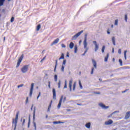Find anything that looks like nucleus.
<instances>
[{
  "label": "nucleus",
  "mask_w": 130,
  "mask_h": 130,
  "mask_svg": "<svg viewBox=\"0 0 130 130\" xmlns=\"http://www.w3.org/2000/svg\"><path fill=\"white\" fill-rule=\"evenodd\" d=\"M58 88H60V81H59L58 83Z\"/></svg>",
  "instance_id": "nucleus-42"
},
{
  "label": "nucleus",
  "mask_w": 130,
  "mask_h": 130,
  "mask_svg": "<svg viewBox=\"0 0 130 130\" xmlns=\"http://www.w3.org/2000/svg\"><path fill=\"white\" fill-rule=\"evenodd\" d=\"M66 63H67V60L64 59L63 60L62 66H66Z\"/></svg>",
  "instance_id": "nucleus-31"
},
{
  "label": "nucleus",
  "mask_w": 130,
  "mask_h": 130,
  "mask_svg": "<svg viewBox=\"0 0 130 130\" xmlns=\"http://www.w3.org/2000/svg\"><path fill=\"white\" fill-rule=\"evenodd\" d=\"M53 123H54V124H57L58 123H62V122L59 121H54V122H53Z\"/></svg>",
  "instance_id": "nucleus-27"
},
{
  "label": "nucleus",
  "mask_w": 130,
  "mask_h": 130,
  "mask_svg": "<svg viewBox=\"0 0 130 130\" xmlns=\"http://www.w3.org/2000/svg\"><path fill=\"white\" fill-rule=\"evenodd\" d=\"M67 111H71V110H67Z\"/></svg>",
  "instance_id": "nucleus-63"
},
{
  "label": "nucleus",
  "mask_w": 130,
  "mask_h": 130,
  "mask_svg": "<svg viewBox=\"0 0 130 130\" xmlns=\"http://www.w3.org/2000/svg\"><path fill=\"white\" fill-rule=\"evenodd\" d=\"M74 49H75V53H77V51H78V47L77 46H75V47H74Z\"/></svg>",
  "instance_id": "nucleus-29"
},
{
  "label": "nucleus",
  "mask_w": 130,
  "mask_h": 130,
  "mask_svg": "<svg viewBox=\"0 0 130 130\" xmlns=\"http://www.w3.org/2000/svg\"><path fill=\"white\" fill-rule=\"evenodd\" d=\"M125 22H127V15H125Z\"/></svg>",
  "instance_id": "nucleus-38"
},
{
  "label": "nucleus",
  "mask_w": 130,
  "mask_h": 130,
  "mask_svg": "<svg viewBox=\"0 0 130 130\" xmlns=\"http://www.w3.org/2000/svg\"><path fill=\"white\" fill-rule=\"evenodd\" d=\"M59 41V39L57 38L56 40H55L51 44V46H53V45H54V44H56L58 43Z\"/></svg>",
  "instance_id": "nucleus-12"
},
{
  "label": "nucleus",
  "mask_w": 130,
  "mask_h": 130,
  "mask_svg": "<svg viewBox=\"0 0 130 130\" xmlns=\"http://www.w3.org/2000/svg\"><path fill=\"white\" fill-rule=\"evenodd\" d=\"M96 94H100V92H96Z\"/></svg>",
  "instance_id": "nucleus-61"
},
{
  "label": "nucleus",
  "mask_w": 130,
  "mask_h": 130,
  "mask_svg": "<svg viewBox=\"0 0 130 130\" xmlns=\"http://www.w3.org/2000/svg\"><path fill=\"white\" fill-rule=\"evenodd\" d=\"M29 69V65H25L22 67L21 69V71L22 73L25 74V73H27L28 72V69Z\"/></svg>",
  "instance_id": "nucleus-5"
},
{
  "label": "nucleus",
  "mask_w": 130,
  "mask_h": 130,
  "mask_svg": "<svg viewBox=\"0 0 130 130\" xmlns=\"http://www.w3.org/2000/svg\"><path fill=\"white\" fill-rule=\"evenodd\" d=\"M63 99V95H62L59 101V103L57 106L58 108H60V106H61V102H62V100Z\"/></svg>",
  "instance_id": "nucleus-9"
},
{
  "label": "nucleus",
  "mask_w": 130,
  "mask_h": 130,
  "mask_svg": "<svg viewBox=\"0 0 130 130\" xmlns=\"http://www.w3.org/2000/svg\"><path fill=\"white\" fill-rule=\"evenodd\" d=\"M52 92H53V99H56V92L55 91V89L53 88L52 89Z\"/></svg>",
  "instance_id": "nucleus-11"
},
{
  "label": "nucleus",
  "mask_w": 130,
  "mask_h": 130,
  "mask_svg": "<svg viewBox=\"0 0 130 130\" xmlns=\"http://www.w3.org/2000/svg\"><path fill=\"white\" fill-rule=\"evenodd\" d=\"M118 24V20L116 19L115 20V25L116 26H117Z\"/></svg>",
  "instance_id": "nucleus-34"
},
{
  "label": "nucleus",
  "mask_w": 130,
  "mask_h": 130,
  "mask_svg": "<svg viewBox=\"0 0 130 130\" xmlns=\"http://www.w3.org/2000/svg\"><path fill=\"white\" fill-rule=\"evenodd\" d=\"M3 12H5V9H3Z\"/></svg>",
  "instance_id": "nucleus-64"
},
{
  "label": "nucleus",
  "mask_w": 130,
  "mask_h": 130,
  "mask_svg": "<svg viewBox=\"0 0 130 130\" xmlns=\"http://www.w3.org/2000/svg\"><path fill=\"white\" fill-rule=\"evenodd\" d=\"M83 32H84V30H81L79 31V32L76 34L75 35H74L73 37H72L71 40H77V39H78V37H79L81 35V34H82V33H83Z\"/></svg>",
  "instance_id": "nucleus-3"
},
{
  "label": "nucleus",
  "mask_w": 130,
  "mask_h": 130,
  "mask_svg": "<svg viewBox=\"0 0 130 130\" xmlns=\"http://www.w3.org/2000/svg\"><path fill=\"white\" fill-rule=\"evenodd\" d=\"M29 102V98L28 97H27L26 98V101H25V103H28Z\"/></svg>",
  "instance_id": "nucleus-40"
},
{
  "label": "nucleus",
  "mask_w": 130,
  "mask_h": 130,
  "mask_svg": "<svg viewBox=\"0 0 130 130\" xmlns=\"http://www.w3.org/2000/svg\"><path fill=\"white\" fill-rule=\"evenodd\" d=\"M73 84V79L69 81V88L70 91H72V85Z\"/></svg>",
  "instance_id": "nucleus-14"
},
{
  "label": "nucleus",
  "mask_w": 130,
  "mask_h": 130,
  "mask_svg": "<svg viewBox=\"0 0 130 130\" xmlns=\"http://www.w3.org/2000/svg\"><path fill=\"white\" fill-rule=\"evenodd\" d=\"M79 84L81 89L83 88V86H82V83H81V80H79Z\"/></svg>",
  "instance_id": "nucleus-28"
},
{
  "label": "nucleus",
  "mask_w": 130,
  "mask_h": 130,
  "mask_svg": "<svg viewBox=\"0 0 130 130\" xmlns=\"http://www.w3.org/2000/svg\"><path fill=\"white\" fill-rule=\"evenodd\" d=\"M52 105V101H51L50 103L49 104L48 108V112L50 111V109L51 108V105Z\"/></svg>",
  "instance_id": "nucleus-16"
},
{
  "label": "nucleus",
  "mask_w": 130,
  "mask_h": 130,
  "mask_svg": "<svg viewBox=\"0 0 130 130\" xmlns=\"http://www.w3.org/2000/svg\"><path fill=\"white\" fill-rule=\"evenodd\" d=\"M48 87L49 88H50V82H49Z\"/></svg>",
  "instance_id": "nucleus-53"
},
{
  "label": "nucleus",
  "mask_w": 130,
  "mask_h": 130,
  "mask_svg": "<svg viewBox=\"0 0 130 130\" xmlns=\"http://www.w3.org/2000/svg\"><path fill=\"white\" fill-rule=\"evenodd\" d=\"M5 1L6 0H0V7L4 5V3H5Z\"/></svg>",
  "instance_id": "nucleus-22"
},
{
  "label": "nucleus",
  "mask_w": 130,
  "mask_h": 130,
  "mask_svg": "<svg viewBox=\"0 0 130 130\" xmlns=\"http://www.w3.org/2000/svg\"><path fill=\"white\" fill-rule=\"evenodd\" d=\"M54 81H55V82L57 81V75H54Z\"/></svg>",
  "instance_id": "nucleus-32"
},
{
  "label": "nucleus",
  "mask_w": 130,
  "mask_h": 130,
  "mask_svg": "<svg viewBox=\"0 0 130 130\" xmlns=\"http://www.w3.org/2000/svg\"><path fill=\"white\" fill-rule=\"evenodd\" d=\"M118 54H120L121 53V49H119L118 51Z\"/></svg>",
  "instance_id": "nucleus-43"
},
{
  "label": "nucleus",
  "mask_w": 130,
  "mask_h": 130,
  "mask_svg": "<svg viewBox=\"0 0 130 130\" xmlns=\"http://www.w3.org/2000/svg\"><path fill=\"white\" fill-rule=\"evenodd\" d=\"M31 110H33V105H32V106H31Z\"/></svg>",
  "instance_id": "nucleus-57"
},
{
  "label": "nucleus",
  "mask_w": 130,
  "mask_h": 130,
  "mask_svg": "<svg viewBox=\"0 0 130 130\" xmlns=\"http://www.w3.org/2000/svg\"><path fill=\"white\" fill-rule=\"evenodd\" d=\"M61 47H62V48H65L66 45L63 44H61Z\"/></svg>",
  "instance_id": "nucleus-45"
},
{
  "label": "nucleus",
  "mask_w": 130,
  "mask_h": 130,
  "mask_svg": "<svg viewBox=\"0 0 130 130\" xmlns=\"http://www.w3.org/2000/svg\"><path fill=\"white\" fill-rule=\"evenodd\" d=\"M64 67H65L64 65H62V67H61V71L62 72H64Z\"/></svg>",
  "instance_id": "nucleus-30"
},
{
  "label": "nucleus",
  "mask_w": 130,
  "mask_h": 130,
  "mask_svg": "<svg viewBox=\"0 0 130 130\" xmlns=\"http://www.w3.org/2000/svg\"><path fill=\"white\" fill-rule=\"evenodd\" d=\"M70 54L69 53V52H67V57H70Z\"/></svg>",
  "instance_id": "nucleus-48"
},
{
  "label": "nucleus",
  "mask_w": 130,
  "mask_h": 130,
  "mask_svg": "<svg viewBox=\"0 0 130 130\" xmlns=\"http://www.w3.org/2000/svg\"><path fill=\"white\" fill-rule=\"evenodd\" d=\"M34 89V83H31V87L29 92V96L32 97V94H33V89Z\"/></svg>",
  "instance_id": "nucleus-6"
},
{
  "label": "nucleus",
  "mask_w": 130,
  "mask_h": 130,
  "mask_svg": "<svg viewBox=\"0 0 130 130\" xmlns=\"http://www.w3.org/2000/svg\"><path fill=\"white\" fill-rule=\"evenodd\" d=\"M112 41L113 45L115 46L116 45V44H115V38L114 37H113L112 38Z\"/></svg>",
  "instance_id": "nucleus-20"
},
{
  "label": "nucleus",
  "mask_w": 130,
  "mask_h": 130,
  "mask_svg": "<svg viewBox=\"0 0 130 130\" xmlns=\"http://www.w3.org/2000/svg\"><path fill=\"white\" fill-rule=\"evenodd\" d=\"M114 60H115V59H114V58H113V61H114Z\"/></svg>",
  "instance_id": "nucleus-62"
},
{
  "label": "nucleus",
  "mask_w": 130,
  "mask_h": 130,
  "mask_svg": "<svg viewBox=\"0 0 130 130\" xmlns=\"http://www.w3.org/2000/svg\"><path fill=\"white\" fill-rule=\"evenodd\" d=\"M112 52H113V53L114 52V48H113Z\"/></svg>",
  "instance_id": "nucleus-58"
},
{
  "label": "nucleus",
  "mask_w": 130,
  "mask_h": 130,
  "mask_svg": "<svg viewBox=\"0 0 130 130\" xmlns=\"http://www.w3.org/2000/svg\"><path fill=\"white\" fill-rule=\"evenodd\" d=\"M82 43V40L79 41V44H81Z\"/></svg>",
  "instance_id": "nucleus-56"
},
{
  "label": "nucleus",
  "mask_w": 130,
  "mask_h": 130,
  "mask_svg": "<svg viewBox=\"0 0 130 130\" xmlns=\"http://www.w3.org/2000/svg\"><path fill=\"white\" fill-rule=\"evenodd\" d=\"M126 91H128V89H126L124 91H122V93H125Z\"/></svg>",
  "instance_id": "nucleus-47"
},
{
  "label": "nucleus",
  "mask_w": 130,
  "mask_h": 130,
  "mask_svg": "<svg viewBox=\"0 0 130 130\" xmlns=\"http://www.w3.org/2000/svg\"><path fill=\"white\" fill-rule=\"evenodd\" d=\"M4 41L6 40V37H4Z\"/></svg>",
  "instance_id": "nucleus-60"
},
{
  "label": "nucleus",
  "mask_w": 130,
  "mask_h": 130,
  "mask_svg": "<svg viewBox=\"0 0 130 130\" xmlns=\"http://www.w3.org/2000/svg\"><path fill=\"white\" fill-rule=\"evenodd\" d=\"M64 59V54L63 53H61V56L59 58V60H60V59Z\"/></svg>",
  "instance_id": "nucleus-19"
},
{
  "label": "nucleus",
  "mask_w": 130,
  "mask_h": 130,
  "mask_svg": "<svg viewBox=\"0 0 130 130\" xmlns=\"http://www.w3.org/2000/svg\"><path fill=\"white\" fill-rule=\"evenodd\" d=\"M77 85V82H75L73 84V90L75 91L76 89V85Z\"/></svg>",
  "instance_id": "nucleus-26"
},
{
  "label": "nucleus",
  "mask_w": 130,
  "mask_h": 130,
  "mask_svg": "<svg viewBox=\"0 0 130 130\" xmlns=\"http://www.w3.org/2000/svg\"><path fill=\"white\" fill-rule=\"evenodd\" d=\"M126 52H127V51H124V57L125 60H126Z\"/></svg>",
  "instance_id": "nucleus-25"
},
{
  "label": "nucleus",
  "mask_w": 130,
  "mask_h": 130,
  "mask_svg": "<svg viewBox=\"0 0 130 130\" xmlns=\"http://www.w3.org/2000/svg\"><path fill=\"white\" fill-rule=\"evenodd\" d=\"M90 74L91 75H93V74H94V68H92Z\"/></svg>",
  "instance_id": "nucleus-36"
},
{
  "label": "nucleus",
  "mask_w": 130,
  "mask_h": 130,
  "mask_svg": "<svg viewBox=\"0 0 130 130\" xmlns=\"http://www.w3.org/2000/svg\"><path fill=\"white\" fill-rule=\"evenodd\" d=\"M41 28V25L39 24L38 25V26H37V31H39V30H40V28Z\"/></svg>",
  "instance_id": "nucleus-24"
},
{
  "label": "nucleus",
  "mask_w": 130,
  "mask_h": 130,
  "mask_svg": "<svg viewBox=\"0 0 130 130\" xmlns=\"http://www.w3.org/2000/svg\"><path fill=\"white\" fill-rule=\"evenodd\" d=\"M41 95V92H39V95H38V96H37V99H38V98H39V97H40V95Z\"/></svg>",
  "instance_id": "nucleus-44"
},
{
  "label": "nucleus",
  "mask_w": 130,
  "mask_h": 130,
  "mask_svg": "<svg viewBox=\"0 0 130 130\" xmlns=\"http://www.w3.org/2000/svg\"><path fill=\"white\" fill-rule=\"evenodd\" d=\"M18 118H19V112H17L15 118L13 119V121H12V127L14 126V130H16V128H17V123H18Z\"/></svg>",
  "instance_id": "nucleus-1"
},
{
  "label": "nucleus",
  "mask_w": 130,
  "mask_h": 130,
  "mask_svg": "<svg viewBox=\"0 0 130 130\" xmlns=\"http://www.w3.org/2000/svg\"><path fill=\"white\" fill-rule=\"evenodd\" d=\"M29 125H30V118H29V121H28V127H29Z\"/></svg>",
  "instance_id": "nucleus-51"
},
{
  "label": "nucleus",
  "mask_w": 130,
  "mask_h": 130,
  "mask_svg": "<svg viewBox=\"0 0 130 130\" xmlns=\"http://www.w3.org/2000/svg\"><path fill=\"white\" fill-rule=\"evenodd\" d=\"M25 119H24L23 120V124H24V123H25Z\"/></svg>",
  "instance_id": "nucleus-55"
},
{
  "label": "nucleus",
  "mask_w": 130,
  "mask_h": 130,
  "mask_svg": "<svg viewBox=\"0 0 130 130\" xmlns=\"http://www.w3.org/2000/svg\"><path fill=\"white\" fill-rule=\"evenodd\" d=\"M112 114H113V113H112V114H111L108 116V117H110L112 116Z\"/></svg>",
  "instance_id": "nucleus-54"
},
{
  "label": "nucleus",
  "mask_w": 130,
  "mask_h": 130,
  "mask_svg": "<svg viewBox=\"0 0 130 130\" xmlns=\"http://www.w3.org/2000/svg\"><path fill=\"white\" fill-rule=\"evenodd\" d=\"M35 129L36 130V123H34Z\"/></svg>",
  "instance_id": "nucleus-52"
},
{
  "label": "nucleus",
  "mask_w": 130,
  "mask_h": 130,
  "mask_svg": "<svg viewBox=\"0 0 130 130\" xmlns=\"http://www.w3.org/2000/svg\"><path fill=\"white\" fill-rule=\"evenodd\" d=\"M130 117V111H128L126 113L124 119H128Z\"/></svg>",
  "instance_id": "nucleus-13"
},
{
  "label": "nucleus",
  "mask_w": 130,
  "mask_h": 130,
  "mask_svg": "<svg viewBox=\"0 0 130 130\" xmlns=\"http://www.w3.org/2000/svg\"><path fill=\"white\" fill-rule=\"evenodd\" d=\"M107 33H108V34H110V29H108Z\"/></svg>",
  "instance_id": "nucleus-50"
},
{
  "label": "nucleus",
  "mask_w": 130,
  "mask_h": 130,
  "mask_svg": "<svg viewBox=\"0 0 130 130\" xmlns=\"http://www.w3.org/2000/svg\"><path fill=\"white\" fill-rule=\"evenodd\" d=\"M15 20V17H12L10 20V22L11 23H13V22H14V21Z\"/></svg>",
  "instance_id": "nucleus-33"
},
{
  "label": "nucleus",
  "mask_w": 130,
  "mask_h": 130,
  "mask_svg": "<svg viewBox=\"0 0 130 130\" xmlns=\"http://www.w3.org/2000/svg\"><path fill=\"white\" fill-rule=\"evenodd\" d=\"M46 58V56L44 57L41 60V62H42V61L44 60V59H45Z\"/></svg>",
  "instance_id": "nucleus-46"
},
{
  "label": "nucleus",
  "mask_w": 130,
  "mask_h": 130,
  "mask_svg": "<svg viewBox=\"0 0 130 130\" xmlns=\"http://www.w3.org/2000/svg\"><path fill=\"white\" fill-rule=\"evenodd\" d=\"M87 34H86L84 35V42H83L84 47L86 50L84 51V53L83 54V55H85L86 54V53H87V52H88V49H89V48H88L87 47Z\"/></svg>",
  "instance_id": "nucleus-2"
},
{
  "label": "nucleus",
  "mask_w": 130,
  "mask_h": 130,
  "mask_svg": "<svg viewBox=\"0 0 130 130\" xmlns=\"http://www.w3.org/2000/svg\"><path fill=\"white\" fill-rule=\"evenodd\" d=\"M104 50H105V46H103L102 48V52H104Z\"/></svg>",
  "instance_id": "nucleus-35"
},
{
  "label": "nucleus",
  "mask_w": 130,
  "mask_h": 130,
  "mask_svg": "<svg viewBox=\"0 0 130 130\" xmlns=\"http://www.w3.org/2000/svg\"><path fill=\"white\" fill-rule=\"evenodd\" d=\"M56 67H57V60H55V65L54 69V72H55L56 71Z\"/></svg>",
  "instance_id": "nucleus-23"
},
{
  "label": "nucleus",
  "mask_w": 130,
  "mask_h": 130,
  "mask_svg": "<svg viewBox=\"0 0 130 130\" xmlns=\"http://www.w3.org/2000/svg\"><path fill=\"white\" fill-rule=\"evenodd\" d=\"M85 126L86 127H87V128H90V127H91V123L90 122L87 123L85 124Z\"/></svg>",
  "instance_id": "nucleus-18"
},
{
  "label": "nucleus",
  "mask_w": 130,
  "mask_h": 130,
  "mask_svg": "<svg viewBox=\"0 0 130 130\" xmlns=\"http://www.w3.org/2000/svg\"><path fill=\"white\" fill-rule=\"evenodd\" d=\"M67 81H65V85L64 86V88H67Z\"/></svg>",
  "instance_id": "nucleus-49"
},
{
  "label": "nucleus",
  "mask_w": 130,
  "mask_h": 130,
  "mask_svg": "<svg viewBox=\"0 0 130 130\" xmlns=\"http://www.w3.org/2000/svg\"><path fill=\"white\" fill-rule=\"evenodd\" d=\"M93 43L95 45L94 50H95V51H97V50H98V49H99V45H98V44H97V42L96 41H93Z\"/></svg>",
  "instance_id": "nucleus-8"
},
{
  "label": "nucleus",
  "mask_w": 130,
  "mask_h": 130,
  "mask_svg": "<svg viewBox=\"0 0 130 130\" xmlns=\"http://www.w3.org/2000/svg\"><path fill=\"white\" fill-rule=\"evenodd\" d=\"M24 86V84H20L19 85H18L17 88H21Z\"/></svg>",
  "instance_id": "nucleus-39"
},
{
  "label": "nucleus",
  "mask_w": 130,
  "mask_h": 130,
  "mask_svg": "<svg viewBox=\"0 0 130 130\" xmlns=\"http://www.w3.org/2000/svg\"><path fill=\"white\" fill-rule=\"evenodd\" d=\"M99 106H100V107H102V108H103V109H107V108H109V106H105V105L103 104V103H100L99 104Z\"/></svg>",
  "instance_id": "nucleus-7"
},
{
  "label": "nucleus",
  "mask_w": 130,
  "mask_h": 130,
  "mask_svg": "<svg viewBox=\"0 0 130 130\" xmlns=\"http://www.w3.org/2000/svg\"><path fill=\"white\" fill-rule=\"evenodd\" d=\"M67 101V97H64L63 99V102L64 103Z\"/></svg>",
  "instance_id": "nucleus-41"
},
{
  "label": "nucleus",
  "mask_w": 130,
  "mask_h": 130,
  "mask_svg": "<svg viewBox=\"0 0 130 130\" xmlns=\"http://www.w3.org/2000/svg\"><path fill=\"white\" fill-rule=\"evenodd\" d=\"M92 63L94 68L97 69V63H96V61H95L94 59H92Z\"/></svg>",
  "instance_id": "nucleus-15"
},
{
  "label": "nucleus",
  "mask_w": 130,
  "mask_h": 130,
  "mask_svg": "<svg viewBox=\"0 0 130 130\" xmlns=\"http://www.w3.org/2000/svg\"><path fill=\"white\" fill-rule=\"evenodd\" d=\"M74 43L73 42H71L69 44V47L71 49H73V48H74Z\"/></svg>",
  "instance_id": "nucleus-17"
},
{
  "label": "nucleus",
  "mask_w": 130,
  "mask_h": 130,
  "mask_svg": "<svg viewBox=\"0 0 130 130\" xmlns=\"http://www.w3.org/2000/svg\"><path fill=\"white\" fill-rule=\"evenodd\" d=\"M109 57V54L107 53V56L105 57V61H107L108 60Z\"/></svg>",
  "instance_id": "nucleus-21"
},
{
  "label": "nucleus",
  "mask_w": 130,
  "mask_h": 130,
  "mask_svg": "<svg viewBox=\"0 0 130 130\" xmlns=\"http://www.w3.org/2000/svg\"><path fill=\"white\" fill-rule=\"evenodd\" d=\"M112 123H113V121L111 119H109L108 121L105 122V125H109L110 124H112Z\"/></svg>",
  "instance_id": "nucleus-10"
},
{
  "label": "nucleus",
  "mask_w": 130,
  "mask_h": 130,
  "mask_svg": "<svg viewBox=\"0 0 130 130\" xmlns=\"http://www.w3.org/2000/svg\"><path fill=\"white\" fill-rule=\"evenodd\" d=\"M23 58H24V54L21 55L19 58L17 63L16 68H19V67H20V64H21V62H22Z\"/></svg>",
  "instance_id": "nucleus-4"
},
{
  "label": "nucleus",
  "mask_w": 130,
  "mask_h": 130,
  "mask_svg": "<svg viewBox=\"0 0 130 130\" xmlns=\"http://www.w3.org/2000/svg\"><path fill=\"white\" fill-rule=\"evenodd\" d=\"M111 27V28H113V24H112Z\"/></svg>",
  "instance_id": "nucleus-59"
},
{
  "label": "nucleus",
  "mask_w": 130,
  "mask_h": 130,
  "mask_svg": "<svg viewBox=\"0 0 130 130\" xmlns=\"http://www.w3.org/2000/svg\"><path fill=\"white\" fill-rule=\"evenodd\" d=\"M119 62H120V66H122V60L121 59H119Z\"/></svg>",
  "instance_id": "nucleus-37"
}]
</instances>
